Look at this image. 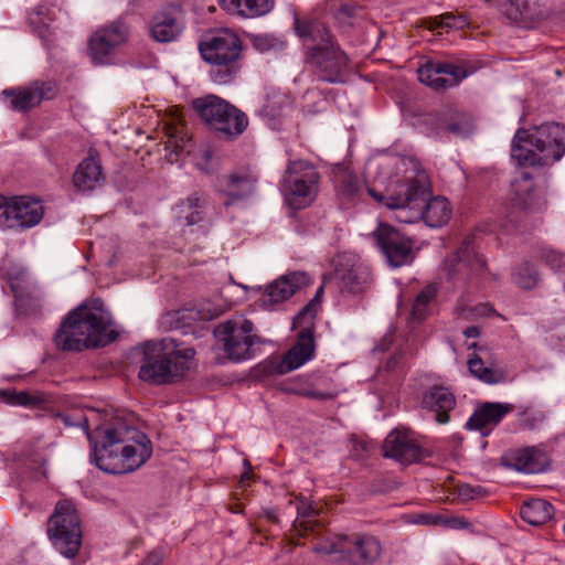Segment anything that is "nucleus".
<instances>
[{"instance_id": "f257e3e1", "label": "nucleus", "mask_w": 565, "mask_h": 565, "mask_svg": "<svg viewBox=\"0 0 565 565\" xmlns=\"http://www.w3.org/2000/svg\"><path fill=\"white\" fill-rule=\"evenodd\" d=\"M395 173L383 193L369 188V194L380 204L398 211L397 220L414 223L423 220L430 227H440L451 215L447 199H430V183L427 172L418 160L399 157L395 162Z\"/></svg>"}, {"instance_id": "f03ea898", "label": "nucleus", "mask_w": 565, "mask_h": 565, "mask_svg": "<svg viewBox=\"0 0 565 565\" xmlns=\"http://www.w3.org/2000/svg\"><path fill=\"white\" fill-rule=\"evenodd\" d=\"M96 430L100 439L93 445V456L96 466L105 472H132L152 455L150 439L134 426L116 423Z\"/></svg>"}, {"instance_id": "7ed1b4c3", "label": "nucleus", "mask_w": 565, "mask_h": 565, "mask_svg": "<svg viewBox=\"0 0 565 565\" xmlns=\"http://www.w3.org/2000/svg\"><path fill=\"white\" fill-rule=\"evenodd\" d=\"M117 337L110 313L104 302L95 299L72 310L54 335L60 350L79 352L87 348L104 347Z\"/></svg>"}, {"instance_id": "20e7f679", "label": "nucleus", "mask_w": 565, "mask_h": 565, "mask_svg": "<svg viewBox=\"0 0 565 565\" xmlns=\"http://www.w3.org/2000/svg\"><path fill=\"white\" fill-rule=\"evenodd\" d=\"M565 154V126L544 122L516 131L511 157L520 166L544 167L558 161Z\"/></svg>"}, {"instance_id": "39448f33", "label": "nucleus", "mask_w": 565, "mask_h": 565, "mask_svg": "<svg viewBox=\"0 0 565 565\" xmlns=\"http://www.w3.org/2000/svg\"><path fill=\"white\" fill-rule=\"evenodd\" d=\"M194 355V349L180 348L173 338L149 341L143 347L139 377L157 385L172 383L190 370Z\"/></svg>"}, {"instance_id": "423d86ee", "label": "nucleus", "mask_w": 565, "mask_h": 565, "mask_svg": "<svg viewBox=\"0 0 565 565\" xmlns=\"http://www.w3.org/2000/svg\"><path fill=\"white\" fill-rule=\"evenodd\" d=\"M242 51L239 36L228 29L207 33L199 42L201 57L211 65L210 78L220 85L236 78L242 67Z\"/></svg>"}, {"instance_id": "0eeeda50", "label": "nucleus", "mask_w": 565, "mask_h": 565, "mask_svg": "<svg viewBox=\"0 0 565 565\" xmlns=\"http://www.w3.org/2000/svg\"><path fill=\"white\" fill-rule=\"evenodd\" d=\"M192 107L210 129L223 139H236L248 126L245 113L216 95L195 98Z\"/></svg>"}, {"instance_id": "6e6552de", "label": "nucleus", "mask_w": 565, "mask_h": 565, "mask_svg": "<svg viewBox=\"0 0 565 565\" xmlns=\"http://www.w3.org/2000/svg\"><path fill=\"white\" fill-rule=\"evenodd\" d=\"M321 288L318 290L319 295ZM316 296L294 318V329H299L297 341L284 355L282 360L275 366V372L285 374L303 365L312 359L315 343V320L320 302Z\"/></svg>"}, {"instance_id": "1a4fd4ad", "label": "nucleus", "mask_w": 565, "mask_h": 565, "mask_svg": "<svg viewBox=\"0 0 565 565\" xmlns=\"http://www.w3.org/2000/svg\"><path fill=\"white\" fill-rule=\"evenodd\" d=\"M320 175L312 163L290 160L280 181V192L294 210L308 206L316 199Z\"/></svg>"}, {"instance_id": "9d476101", "label": "nucleus", "mask_w": 565, "mask_h": 565, "mask_svg": "<svg viewBox=\"0 0 565 565\" xmlns=\"http://www.w3.org/2000/svg\"><path fill=\"white\" fill-rule=\"evenodd\" d=\"M47 535L54 547L64 556L74 557L82 544L81 520L74 504L60 501L47 522Z\"/></svg>"}, {"instance_id": "9b49d317", "label": "nucleus", "mask_w": 565, "mask_h": 565, "mask_svg": "<svg viewBox=\"0 0 565 565\" xmlns=\"http://www.w3.org/2000/svg\"><path fill=\"white\" fill-rule=\"evenodd\" d=\"M313 551L327 555L339 553L352 565H366L380 557L382 548L379 540L372 535L352 534L343 535L331 544L316 545Z\"/></svg>"}, {"instance_id": "f8f14e48", "label": "nucleus", "mask_w": 565, "mask_h": 565, "mask_svg": "<svg viewBox=\"0 0 565 565\" xmlns=\"http://www.w3.org/2000/svg\"><path fill=\"white\" fill-rule=\"evenodd\" d=\"M253 323L247 319L227 320L214 329V335L223 344L226 356L235 362L252 358L256 337Z\"/></svg>"}, {"instance_id": "ddd939ff", "label": "nucleus", "mask_w": 565, "mask_h": 565, "mask_svg": "<svg viewBox=\"0 0 565 565\" xmlns=\"http://www.w3.org/2000/svg\"><path fill=\"white\" fill-rule=\"evenodd\" d=\"M44 206L40 200L29 196L7 199L0 195V227L24 230L40 223Z\"/></svg>"}, {"instance_id": "4468645a", "label": "nucleus", "mask_w": 565, "mask_h": 565, "mask_svg": "<svg viewBox=\"0 0 565 565\" xmlns=\"http://www.w3.org/2000/svg\"><path fill=\"white\" fill-rule=\"evenodd\" d=\"M130 38V26L118 18L97 29L88 41L89 55L94 64H108L114 52L126 44Z\"/></svg>"}, {"instance_id": "2eb2a0df", "label": "nucleus", "mask_w": 565, "mask_h": 565, "mask_svg": "<svg viewBox=\"0 0 565 565\" xmlns=\"http://www.w3.org/2000/svg\"><path fill=\"white\" fill-rule=\"evenodd\" d=\"M306 63L316 70L318 77L323 82L337 84L345 81L349 57L335 42L324 47L311 49Z\"/></svg>"}, {"instance_id": "dca6fc26", "label": "nucleus", "mask_w": 565, "mask_h": 565, "mask_svg": "<svg viewBox=\"0 0 565 565\" xmlns=\"http://www.w3.org/2000/svg\"><path fill=\"white\" fill-rule=\"evenodd\" d=\"M444 269L450 279L461 281L484 275L487 262L479 253L472 236H467L462 241L456 253L445 262Z\"/></svg>"}, {"instance_id": "f3484780", "label": "nucleus", "mask_w": 565, "mask_h": 565, "mask_svg": "<svg viewBox=\"0 0 565 565\" xmlns=\"http://www.w3.org/2000/svg\"><path fill=\"white\" fill-rule=\"evenodd\" d=\"M418 79L435 90L457 86L470 72L463 65L452 62L428 61L418 71Z\"/></svg>"}, {"instance_id": "a211bd4d", "label": "nucleus", "mask_w": 565, "mask_h": 565, "mask_svg": "<svg viewBox=\"0 0 565 565\" xmlns=\"http://www.w3.org/2000/svg\"><path fill=\"white\" fill-rule=\"evenodd\" d=\"M374 238L392 267L412 262L413 242L392 226L381 224L374 232Z\"/></svg>"}, {"instance_id": "6ab92c4d", "label": "nucleus", "mask_w": 565, "mask_h": 565, "mask_svg": "<svg viewBox=\"0 0 565 565\" xmlns=\"http://www.w3.org/2000/svg\"><path fill=\"white\" fill-rule=\"evenodd\" d=\"M383 455L403 465H411L420 461L427 452L413 438L406 429L396 428L392 430L383 443Z\"/></svg>"}, {"instance_id": "aec40b11", "label": "nucleus", "mask_w": 565, "mask_h": 565, "mask_svg": "<svg viewBox=\"0 0 565 565\" xmlns=\"http://www.w3.org/2000/svg\"><path fill=\"white\" fill-rule=\"evenodd\" d=\"M56 88L52 82H33L32 84L9 88L2 95L10 98V108L17 111H28L41 104L43 99H51L55 96Z\"/></svg>"}, {"instance_id": "412c9836", "label": "nucleus", "mask_w": 565, "mask_h": 565, "mask_svg": "<svg viewBox=\"0 0 565 565\" xmlns=\"http://www.w3.org/2000/svg\"><path fill=\"white\" fill-rule=\"evenodd\" d=\"M503 460L505 466L523 473H541L550 465L546 452L535 446L511 450Z\"/></svg>"}, {"instance_id": "4be33fe9", "label": "nucleus", "mask_w": 565, "mask_h": 565, "mask_svg": "<svg viewBox=\"0 0 565 565\" xmlns=\"http://www.w3.org/2000/svg\"><path fill=\"white\" fill-rule=\"evenodd\" d=\"M309 282V277L303 271H292L282 275L266 287L262 302L265 306L282 302L301 288L308 286Z\"/></svg>"}, {"instance_id": "5701e85b", "label": "nucleus", "mask_w": 565, "mask_h": 565, "mask_svg": "<svg viewBox=\"0 0 565 565\" xmlns=\"http://www.w3.org/2000/svg\"><path fill=\"white\" fill-rule=\"evenodd\" d=\"M341 291L352 295L364 292L372 284V274L369 266L356 262L349 264H340L335 270Z\"/></svg>"}, {"instance_id": "b1692460", "label": "nucleus", "mask_w": 565, "mask_h": 565, "mask_svg": "<svg viewBox=\"0 0 565 565\" xmlns=\"http://www.w3.org/2000/svg\"><path fill=\"white\" fill-rule=\"evenodd\" d=\"M469 348L478 349V353L468 360L469 371L475 377L487 384H498L504 381V372L498 366L489 348H478L477 343H472Z\"/></svg>"}, {"instance_id": "393cba45", "label": "nucleus", "mask_w": 565, "mask_h": 565, "mask_svg": "<svg viewBox=\"0 0 565 565\" xmlns=\"http://www.w3.org/2000/svg\"><path fill=\"white\" fill-rule=\"evenodd\" d=\"M294 25L306 47V57L310 55L311 49L324 47L334 43L328 28L319 20L295 18Z\"/></svg>"}, {"instance_id": "a878e982", "label": "nucleus", "mask_w": 565, "mask_h": 565, "mask_svg": "<svg viewBox=\"0 0 565 565\" xmlns=\"http://www.w3.org/2000/svg\"><path fill=\"white\" fill-rule=\"evenodd\" d=\"M456 405L455 395L444 386H433L427 390L422 398V406L435 413V420L438 424H446L449 420V412Z\"/></svg>"}, {"instance_id": "bb28decb", "label": "nucleus", "mask_w": 565, "mask_h": 565, "mask_svg": "<svg viewBox=\"0 0 565 565\" xmlns=\"http://www.w3.org/2000/svg\"><path fill=\"white\" fill-rule=\"evenodd\" d=\"M225 182L224 193L227 200L225 206H230L234 201L243 200L252 195L255 191L258 178L249 170H241L230 173L223 178Z\"/></svg>"}, {"instance_id": "cd10ccee", "label": "nucleus", "mask_w": 565, "mask_h": 565, "mask_svg": "<svg viewBox=\"0 0 565 565\" xmlns=\"http://www.w3.org/2000/svg\"><path fill=\"white\" fill-rule=\"evenodd\" d=\"M512 409L513 406L510 404L486 402L475 411L466 427L482 431L488 427L497 426Z\"/></svg>"}, {"instance_id": "c85d7f7f", "label": "nucleus", "mask_w": 565, "mask_h": 565, "mask_svg": "<svg viewBox=\"0 0 565 565\" xmlns=\"http://www.w3.org/2000/svg\"><path fill=\"white\" fill-rule=\"evenodd\" d=\"M103 181L102 164L97 156L89 151L88 157L77 166L73 174L74 186L83 192L92 191L100 185Z\"/></svg>"}, {"instance_id": "c756f323", "label": "nucleus", "mask_w": 565, "mask_h": 565, "mask_svg": "<svg viewBox=\"0 0 565 565\" xmlns=\"http://www.w3.org/2000/svg\"><path fill=\"white\" fill-rule=\"evenodd\" d=\"M434 128L438 134L448 132L456 137H467L473 130L472 122L467 115L451 109L436 115Z\"/></svg>"}, {"instance_id": "7c9ffc66", "label": "nucleus", "mask_w": 565, "mask_h": 565, "mask_svg": "<svg viewBox=\"0 0 565 565\" xmlns=\"http://www.w3.org/2000/svg\"><path fill=\"white\" fill-rule=\"evenodd\" d=\"M512 202L522 210H531L536 203L533 178L520 170L511 181Z\"/></svg>"}, {"instance_id": "2f4dec72", "label": "nucleus", "mask_w": 565, "mask_h": 565, "mask_svg": "<svg viewBox=\"0 0 565 565\" xmlns=\"http://www.w3.org/2000/svg\"><path fill=\"white\" fill-rule=\"evenodd\" d=\"M182 24L168 13L153 17L150 25V36L160 43L174 41L182 32Z\"/></svg>"}, {"instance_id": "473e14b6", "label": "nucleus", "mask_w": 565, "mask_h": 565, "mask_svg": "<svg viewBox=\"0 0 565 565\" xmlns=\"http://www.w3.org/2000/svg\"><path fill=\"white\" fill-rule=\"evenodd\" d=\"M554 514L553 505L543 499H532L525 502L521 508L522 519L531 525H543L552 519Z\"/></svg>"}, {"instance_id": "72a5a7b5", "label": "nucleus", "mask_w": 565, "mask_h": 565, "mask_svg": "<svg viewBox=\"0 0 565 565\" xmlns=\"http://www.w3.org/2000/svg\"><path fill=\"white\" fill-rule=\"evenodd\" d=\"M207 201L203 193L193 192L179 205L188 225H194L204 220Z\"/></svg>"}, {"instance_id": "f704fd0d", "label": "nucleus", "mask_w": 565, "mask_h": 565, "mask_svg": "<svg viewBox=\"0 0 565 565\" xmlns=\"http://www.w3.org/2000/svg\"><path fill=\"white\" fill-rule=\"evenodd\" d=\"M280 390L285 393L296 394L299 396L317 399V401H332L338 396L337 391H318L303 385L300 379L290 380L284 383Z\"/></svg>"}, {"instance_id": "c9c22d12", "label": "nucleus", "mask_w": 565, "mask_h": 565, "mask_svg": "<svg viewBox=\"0 0 565 565\" xmlns=\"http://www.w3.org/2000/svg\"><path fill=\"white\" fill-rule=\"evenodd\" d=\"M4 402L14 406H39L46 402L40 392L4 390L0 393Z\"/></svg>"}, {"instance_id": "e433bc0d", "label": "nucleus", "mask_w": 565, "mask_h": 565, "mask_svg": "<svg viewBox=\"0 0 565 565\" xmlns=\"http://www.w3.org/2000/svg\"><path fill=\"white\" fill-rule=\"evenodd\" d=\"M333 17L341 28L353 26V21L359 17L361 6L352 4L347 0H331Z\"/></svg>"}, {"instance_id": "4c0bfd02", "label": "nucleus", "mask_w": 565, "mask_h": 565, "mask_svg": "<svg viewBox=\"0 0 565 565\" xmlns=\"http://www.w3.org/2000/svg\"><path fill=\"white\" fill-rule=\"evenodd\" d=\"M289 105V99L286 94L270 90L266 95V103L259 109V115L264 118L275 119L282 114L284 108Z\"/></svg>"}, {"instance_id": "58836bf2", "label": "nucleus", "mask_w": 565, "mask_h": 565, "mask_svg": "<svg viewBox=\"0 0 565 565\" xmlns=\"http://www.w3.org/2000/svg\"><path fill=\"white\" fill-rule=\"evenodd\" d=\"M512 279L515 285L522 289H532L539 282V273L530 262H522L514 267Z\"/></svg>"}, {"instance_id": "ea45409f", "label": "nucleus", "mask_w": 565, "mask_h": 565, "mask_svg": "<svg viewBox=\"0 0 565 565\" xmlns=\"http://www.w3.org/2000/svg\"><path fill=\"white\" fill-rule=\"evenodd\" d=\"M437 290L434 286H426L415 298L412 310L411 319L414 322L423 321L428 315L429 303L436 297Z\"/></svg>"}, {"instance_id": "a19ab883", "label": "nucleus", "mask_w": 565, "mask_h": 565, "mask_svg": "<svg viewBox=\"0 0 565 565\" xmlns=\"http://www.w3.org/2000/svg\"><path fill=\"white\" fill-rule=\"evenodd\" d=\"M335 182L342 195L349 200H353L361 190L359 178L349 170H340L335 174Z\"/></svg>"}, {"instance_id": "79ce46f5", "label": "nucleus", "mask_w": 565, "mask_h": 565, "mask_svg": "<svg viewBox=\"0 0 565 565\" xmlns=\"http://www.w3.org/2000/svg\"><path fill=\"white\" fill-rule=\"evenodd\" d=\"M539 257L554 271L565 270V254L547 246L540 248Z\"/></svg>"}, {"instance_id": "37998d69", "label": "nucleus", "mask_w": 565, "mask_h": 565, "mask_svg": "<svg viewBox=\"0 0 565 565\" xmlns=\"http://www.w3.org/2000/svg\"><path fill=\"white\" fill-rule=\"evenodd\" d=\"M274 8V0H243V18L260 17Z\"/></svg>"}, {"instance_id": "c03bdc74", "label": "nucleus", "mask_w": 565, "mask_h": 565, "mask_svg": "<svg viewBox=\"0 0 565 565\" xmlns=\"http://www.w3.org/2000/svg\"><path fill=\"white\" fill-rule=\"evenodd\" d=\"M252 43L254 49L260 53L281 51L286 45L284 41L269 34L255 35L252 39Z\"/></svg>"}, {"instance_id": "a18cd8bd", "label": "nucleus", "mask_w": 565, "mask_h": 565, "mask_svg": "<svg viewBox=\"0 0 565 565\" xmlns=\"http://www.w3.org/2000/svg\"><path fill=\"white\" fill-rule=\"evenodd\" d=\"M441 23L443 29L447 30H463L469 26V20L467 15L462 13L455 14L454 12H446L441 14Z\"/></svg>"}, {"instance_id": "49530a36", "label": "nucleus", "mask_w": 565, "mask_h": 565, "mask_svg": "<svg viewBox=\"0 0 565 565\" xmlns=\"http://www.w3.org/2000/svg\"><path fill=\"white\" fill-rule=\"evenodd\" d=\"M297 513L298 516L302 520L311 519L319 514L318 510L312 505V503L302 497L299 498ZM300 526L303 527L305 531L309 530V527L311 529L310 521H301Z\"/></svg>"}, {"instance_id": "de8ad7c7", "label": "nucleus", "mask_w": 565, "mask_h": 565, "mask_svg": "<svg viewBox=\"0 0 565 565\" xmlns=\"http://www.w3.org/2000/svg\"><path fill=\"white\" fill-rule=\"evenodd\" d=\"M515 4L521 15L527 19H543L544 14L536 11L535 0H515Z\"/></svg>"}, {"instance_id": "09e8293b", "label": "nucleus", "mask_w": 565, "mask_h": 565, "mask_svg": "<svg viewBox=\"0 0 565 565\" xmlns=\"http://www.w3.org/2000/svg\"><path fill=\"white\" fill-rule=\"evenodd\" d=\"M484 493H486L484 489H482L479 486L473 487V486H470V484H461V486L458 487V495L462 500H471V499H475L477 497H481Z\"/></svg>"}, {"instance_id": "8fccbe9b", "label": "nucleus", "mask_w": 565, "mask_h": 565, "mask_svg": "<svg viewBox=\"0 0 565 565\" xmlns=\"http://www.w3.org/2000/svg\"><path fill=\"white\" fill-rule=\"evenodd\" d=\"M220 7L228 14H236L242 17L243 0H217Z\"/></svg>"}, {"instance_id": "3c124183", "label": "nucleus", "mask_w": 565, "mask_h": 565, "mask_svg": "<svg viewBox=\"0 0 565 565\" xmlns=\"http://www.w3.org/2000/svg\"><path fill=\"white\" fill-rule=\"evenodd\" d=\"M49 14V8L45 6H38L33 13L30 15V22L32 24H43L46 25L47 21H51L52 19L47 17Z\"/></svg>"}, {"instance_id": "603ef678", "label": "nucleus", "mask_w": 565, "mask_h": 565, "mask_svg": "<svg viewBox=\"0 0 565 565\" xmlns=\"http://www.w3.org/2000/svg\"><path fill=\"white\" fill-rule=\"evenodd\" d=\"M166 551L161 547L154 548L148 553L145 564L146 565H161L166 558Z\"/></svg>"}, {"instance_id": "864d4df0", "label": "nucleus", "mask_w": 565, "mask_h": 565, "mask_svg": "<svg viewBox=\"0 0 565 565\" xmlns=\"http://www.w3.org/2000/svg\"><path fill=\"white\" fill-rule=\"evenodd\" d=\"M443 521L440 515L420 514L418 515L416 523L420 524H438Z\"/></svg>"}, {"instance_id": "5fc2aeb1", "label": "nucleus", "mask_w": 565, "mask_h": 565, "mask_svg": "<svg viewBox=\"0 0 565 565\" xmlns=\"http://www.w3.org/2000/svg\"><path fill=\"white\" fill-rule=\"evenodd\" d=\"M441 20V14L437 17H429L423 20V25L431 31L439 29L441 26V23L439 22Z\"/></svg>"}, {"instance_id": "6e6d98bb", "label": "nucleus", "mask_w": 565, "mask_h": 565, "mask_svg": "<svg viewBox=\"0 0 565 565\" xmlns=\"http://www.w3.org/2000/svg\"><path fill=\"white\" fill-rule=\"evenodd\" d=\"M199 319L201 320H213L220 316V311L217 309H202L198 311Z\"/></svg>"}, {"instance_id": "4d7b16f0", "label": "nucleus", "mask_w": 565, "mask_h": 565, "mask_svg": "<svg viewBox=\"0 0 565 565\" xmlns=\"http://www.w3.org/2000/svg\"><path fill=\"white\" fill-rule=\"evenodd\" d=\"M463 335L466 338H478L480 335V329L477 326L467 327L463 330Z\"/></svg>"}, {"instance_id": "13d9d810", "label": "nucleus", "mask_w": 565, "mask_h": 565, "mask_svg": "<svg viewBox=\"0 0 565 565\" xmlns=\"http://www.w3.org/2000/svg\"><path fill=\"white\" fill-rule=\"evenodd\" d=\"M399 360H401V353H396V354L392 355L386 362V369L394 370L397 366Z\"/></svg>"}, {"instance_id": "bf43d9fd", "label": "nucleus", "mask_w": 565, "mask_h": 565, "mask_svg": "<svg viewBox=\"0 0 565 565\" xmlns=\"http://www.w3.org/2000/svg\"><path fill=\"white\" fill-rule=\"evenodd\" d=\"M447 523H448L449 526L457 527V529H462V527H466L468 525V523L465 520L457 519V518H454V519L449 520Z\"/></svg>"}, {"instance_id": "052dcab7", "label": "nucleus", "mask_w": 565, "mask_h": 565, "mask_svg": "<svg viewBox=\"0 0 565 565\" xmlns=\"http://www.w3.org/2000/svg\"><path fill=\"white\" fill-rule=\"evenodd\" d=\"M475 311H477V315L484 316L489 311V308L487 305H480L476 307Z\"/></svg>"}, {"instance_id": "680f3d73", "label": "nucleus", "mask_w": 565, "mask_h": 565, "mask_svg": "<svg viewBox=\"0 0 565 565\" xmlns=\"http://www.w3.org/2000/svg\"><path fill=\"white\" fill-rule=\"evenodd\" d=\"M265 515H266V518H267L269 521H271V522H274V523L278 522V518H277V515L275 514V512H274V511H266V512H265Z\"/></svg>"}, {"instance_id": "e2e57ef3", "label": "nucleus", "mask_w": 565, "mask_h": 565, "mask_svg": "<svg viewBox=\"0 0 565 565\" xmlns=\"http://www.w3.org/2000/svg\"><path fill=\"white\" fill-rule=\"evenodd\" d=\"M79 425L83 426V428L85 429L87 436L89 437V433H88V429H89V426H88V419L86 417H83L79 423Z\"/></svg>"}, {"instance_id": "0e129e2a", "label": "nucleus", "mask_w": 565, "mask_h": 565, "mask_svg": "<svg viewBox=\"0 0 565 565\" xmlns=\"http://www.w3.org/2000/svg\"><path fill=\"white\" fill-rule=\"evenodd\" d=\"M248 479H249V472H245L241 477V482L244 483Z\"/></svg>"}, {"instance_id": "69168bd1", "label": "nucleus", "mask_w": 565, "mask_h": 565, "mask_svg": "<svg viewBox=\"0 0 565 565\" xmlns=\"http://www.w3.org/2000/svg\"><path fill=\"white\" fill-rule=\"evenodd\" d=\"M64 422H65V424H66V425H73V423H71V422L68 420V417H66V418L64 419Z\"/></svg>"}, {"instance_id": "338daca9", "label": "nucleus", "mask_w": 565, "mask_h": 565, "mask_svg": "<svg viewBox=\"0 0 565 565\" xmlns=\"http://www.w3.org/2000/svg\"><path fill=\"white\" fill-rule=\"evenodd\" d=\"M12 291L14 292L15 298H17V299H19V296H18V294H17V290H15V288H14L13 286H12Z\"/></svg>"}, {"instance_id": "774afa93", "label": "nucleus", "mask_w": 565, "mask_h": 565, "mask_svg": "<svg viewBox=\"0 0 565 565\" xmlns=\"http://www.w3.org/2000/svg\"><path fill=\"white\" fill-rule=\"evenodd\" d=\"M564 532H565V523H564Z\"/></svg>"}]
</instances>
